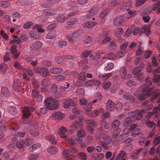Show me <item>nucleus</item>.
I'll return each instance as SVG.
<instances>
[{
    "instance_id": "nucleus-61",
    "label": "nucleus",
    "mask_w": 160,
    "mask_h": 160,
    "mask_svg": "<svg viewBox=\"0 0 160 160\" xmlns=\"http://www.w3.org/2000/svg\"><path fill=\"white\" fill-rule=\"evenodd\" d=\"M125 83L127 86L129 87H132L133 86L135 85L136 84L135 82H133L131 80H128L125 82Z\"/></svg>"
},
{
    "instance_id": "nucleus-15",
    "label": "nucleus",
    "mask_w": 160,
    "mask_h": 160,
    "mask_svg": "<svg viewBox=\"0 0 160 160\" xmlns=\"http://www.w3.org/2000/svg\"><path fill=\"white\" fill-rule=\"evenodd\" d=\"M98 9L97 8H93L91 9L86 15L87 18H90L94 16L97 12Z\"/></svg>"
},
{
    "instance_id": "nucleus-33",
    "label": "nucleus",
    "mask_w": 160,
    "mask_h": 160,
    "mask_svg": "<svg viewBox=\"0 0 160 160\" xmlns=\"http://www.w3.org/2000/svg\"><path fill=\"white\" fill-rule=\"evenodd\" d=\"M96 24V22H95L88 21L84 24V27L89 28L94 27Z\"/></svg>"
},
{
    "instance_id": "nucleus-62",
    "label": "nucleus",
    "mask_w": 160,
    "mask_h": 160,
    "mask_svg": "<svg viewBox=\"0 0 160 160\" xmlns=\"http://www.w3.org/2000/svg\"><path fill=\"white\" fill-rule=\"evenodd\" d=\"M123 32L124 31L122 28H119L115 33L116 37H120L122 34Z\"/></svg>"
},
{
    "instance_id": "nucleus-8",
    "label": "nucleus",
    "mask_w": 160,
    "mask_h": 160,
    "mask_svg": "<svg viewBox=\"0 0 160 160\" xmlns=\"http://www.w3.org/2000/svg\"><path fill=\"white\" fill-rule=\"evenodd\" d=\"M125 15L120 16L115 18L113 21V24L116 26H118L122 24L125 19Z\"/></svg>"
},
{
    "instance_id": "nucleus-50",
    "label": "nucleus",
    "mask_w": 160,
    "mask_h": 160,
    "mask_svg": "<svg viewBox=\"0 0 160 160\" xmlns=\"http://www.w3.org/2000/svg\"><path fill=\"white\" fill-rule=\"evenodd\" d=\"M85 72H83L80 73L78 75V78L80 80L84 81L86 80V77H85Z\"/></svg>"
},
{
    "instance_id": "nucleus-32",
    "label": "nucleus",
    "mask_w": 160,
    "mask_h": 160,
    "mask_svg": "<svg viewBox=\"0 0 160 160\" xmlns=\"http://www.w3.org/2000/svg\"><path fill=\"white\" fill-rule=\"evenodd\" d=\"M13 66L15 68H18L19 70L24 71L25 68L22 67L20 62L18 61L15 62L13 64Z\"/></svg>"
},
{
    "instance_id": "nucleus-4",
    "label": "nucleus",
    "mask_w": 160,
    "mask_h": 160,
    "mask_svg": "<svg viewBox=\"0 0 160 160\" xmlns=\"http://www.w3.org/2000/svg\"><path fill=\"white\" fill-rule=\"evenodd\" d=\"M145 112V110L142 109L140 111L137 110L133 112H131L130 115L132 118H135L137 120H139L143 117V114Z\"/></svg>"
},
{
    "instance_id": "nucleus-54",
    "label": "nucleus",
    "mask_w": 160,
    "mask_h": 160,
    "mask_svg": "<svg viewBox=\"0 0 160 160\" xmlns=\"http://www.w3.org/2000/svg\"><path fill=\"white\" fill-rule=\"evenodd\" d=\"M104 112V110L102 108H100L98 109H95L93 111L94 113L96 116L98 115L99 114H102Z\"/></svg>"
},
{
    "instance_id": "nucleus-27",
    "label": "nucleus",
    "mask_w": 160,
    "mask_h": 160,
    "mask_svg": "<svg viewBox=\"0 0 160 160\" xmlns=\"http://www.w3.org/2000/svg\"><path fill=\"white\" fill-rule=\"evenodd\" d=\"M145 123L146 126L150 128L151 129L156 128V124L153 121L148 120L146 121Z\"/></svg>"
},
{
    "instance_id": "nucleus-28",
    "label": "nucleus",
    "mask_w": 160,
    "mask_h": 160,
    "mask_svg": "<svg viewBox=\"0 0 160 160\" xmlns=\"http://www.w3.org/2000/svg\"><path fill=\"white\" fill-rule=\"evenodd\" d=\"M42 43L40 41L36 42L32 44L31 48H32L33 50L36 49L41 48L42 46Z\"/></svg>"
},
{
    "instance_id": "nucleus-3",
    "label": "nucleus",
    "mask_w": 160,
    "mask_h": 160,
    "mask_svg": "<svg viewBox=\"0 0 160 160\" xmlns=\"http://www.w3.org/2000/svg\"><path fill=\"white\" fill-rule=\"evenodd\" d=\"M45 105V106L50 110L55 109L58 106V104L57 101L51 97H48L46 99Z\"/></svg>"
},
{
    "instance_id": "nucleus-51",
    "label": "nucleus",
    "mask_w": 160,
    "mask_h": 160,
    "mask_svg": "<svg viewBox=\"0 0 160 160\" xmlns=\"http://www.w3.org/2000/svg\"><path fill=\"white\" fill-rule=\"evenodd\" d=\"M114 64L112 63H108L107 65L105 67L104 69L106 71H109L112 70L113 68Z\"/></svg>"
},
{
    "instance_id": "nucleus-53",
    "label": "nucleus",
    "mask_w": 160,
    "mask_h": 160,
    "mask_svg": "<svg viewBox=\"0 0 160 160\" xmlns=\"http://www.w3.org/2000/svg\"><path fill=\"white\" fill-rule=\"evenodd\" d=\"M24 144L26 146H29L32 144L33 142V139L32 138L26 139L23 140Z\"/></svg>"
},
{
    "instance_id": "nucleus-7",
    "label": "nucleus",
    "mask_w": 160,
    "mask_h": 160,
    "mask_svg": "<svg viewBox=\"0 0 160 160\" xmlns=\"http://www.w3.org/2000/svg\"><path fill=\"white\" fill-rule=\"evenodd\" d=\"M81 31L80 30H78L74 32L72 34H68L67 35V38L68 41L71 43H72L73 42V39L74 38L78 37L79 35H81Z\"/></svg>"
},
{
    "instance_id": "nucleus-58",
    "label": "nucleus",
    "mask_w": 160,
    "mask_h": 160,
    "mask_svg": "<svg viewBox=\"0 0 160 160\" xmlns=\"http://www.w3.org/2000/svg\"><path fill=\"white\" fill-rule=\"evenodd\" d=\"M94 84L93 79L89 80L86 82L84 84L85 86L86 87L92 86Z\"/></svg>"
},
{
    "instance_id": "nucleus-6",
    "label": "nucleus",
    "mask_w": 160,
    "mask_h": 160,
    "mask_svg": "<svg viewBox=\"0 0 160 160\" xmlns=\"http://www.w3.org/2000/svg\"><path fill=\"white\" fill-rule=\"evenodd\" d=\"M145 67V65L143 63H141L139 66L135 67L132 72V73L134 75H139L141 74V71Z\"/></svg>"
},
{
    "instance_id": "nucleus-38",
    "label": "nucleus",
    "mask_w": 160,
    "mask_h": 160,
    "mask_svg": "<svg viewBox=\"0 0 160 160\" xmlns=\"http://www.w3.org/2000/svg\"><path fill=\"white\" fill-rule=\"evenodd\" d=\"M77 135L78 137L83 138L86 135V131L83 129H81L77 132Z\"/></svg>"
},
{
    "instance_id": "nucleus-59",
    "label": "nucleus",
    "mask_w": 160,
    "mask_h": 160,
    "mask_svg": "<svg viewBox=\"0 0 160 160\" xmlns=\"http://www.w3.org/2000/svg\"><path fill=\"white\" fill-rule=\"evenodd\" d=\"M42 64L43 66L47 67L50 66L52 64V63L49 61L44 60L42 61Z\"/></svg>"
},
{
    "instance_id": "nucleus-20",
    "label": "nucleus",
    "mask_w": 160,
    "mask_h": 160,
    "mask_svg": "<svg viewBox=\"0 0 160 160\" xmlns=\"http://www.w3.org/2000/svg\"><path fill=\"white\" fill-rule=\"evenodd\" d=\"M144 32H145L147 35L150 34L151 33L150 29L146 26L143 27L139 29V34L141 35Z\"/></svg>"
},
{
    "instance_id": "nucleus-40",
    "label": "nucleus",
    "mask_w": 160,
    "mask_h": 160,
    "mask_svg": "<svg viewBox=\"0 0 160 160\" xmlns=\"http://www.w3.org/2000/svg\"><path fill=\"white\" fill-rule=\"evenodd\" d=\"M8 110L9 112L13 115H15L17 112L16 108L13 106H10L8 108Z\"/></svg>"
},
{
    "instance_id": "nucleus-24",
    "label": "nucleus",
    "mask_w": 160,
    "mask_h": 160,
    "mask_svg": "<svg viewBox=\"0 0 160 160\" xmlns=\"http://www.w3.org/2000/svg\"><path fill=\"white\" fill-rule=\"evenodd\" d=\"M48 152L51 154H55L58 151V148L54 146H51L47 149Z\"/></svg>"
},
{
    "instance_id": "nucleus-34",
    "label": "nucleus",
    "mask_w": 160,
    "mask_h": 160,
    "mask_svg": "<svg viewBox=\"0 0 160 160\" xmlns=\"http://www.w3.org/2000/svg\"><path fill=\"white\" fill-rule=\"evenodd\" d=\"M8 66L6 64L2 63L0 65V72L4 73L7 69Z\"/></svg>"
},
{
    "instance_id": "nucleus-52",
    "label": "nucleus",
    "mask_w": 160,
    "mask_h": 160,
    "mask_svg": "<svg viewBox=\"0 0 160 160\" xmlns=\"http://www.w3.org/2000/svg\"><path fill=\"white\" fill-rule=\"evenodd\" d=\"M33 29H37V31L41 33H43L45 32L44 29L42 28L40 26L38 25H34L33 27Z\"/></svg>"
},
{
    "instance_id": "nucleus-5",
    "label": "nucleus",
    "mask_w": 160,
    "mask_h": 160,
    "mask_svg": "<svg viewBox=\"0 0 160 160\" xmlns=\"http://www.w3.org/2000/svg\"><path fill=\"white\" fill-rule=\"evenodd\" d=\"M128 46L127 43H125L120 46L121 50L118 52L116 55V57L118 58H120L123 57L127 54V51L125 48Z\"/></svg>"
},
{
    "instance_id": "nucleus-43",
    "label": "nucleus",
    "mask_w": 160,
    "mask_h": 160,
    "mask_svg": "<svg viewBox=\"0 0 160 160\" xmlns=\"http://www.w3.org/2000/svg\"><path fill=\"white\" fill-rule=\"evenodd\" d=\"M127 10V13L130 16L129 17H127L126 15H124L125 16V18L127 19H128L131 18L136 13V11L134 10H130L129 9Z\"/></svg>"
},
{
    "instance_id": "nucleus-29",
    "label": "nucleus",
    "mask_w": 160,
    "mask_h": 160,
    "mask_svg": "<svg viewBox=\"0 0 160 160\" xmlns=\"http://www.w3.org/2000/svg\"><path fill=\"white\" fill-rule=\"evenodd\" d=\"M13 37L14 38L13 40L10 41V43L11 44H16L18 45H20L22 42V41L19 38H18L17 36L13 35Z\"/></svg>"
},
{
    "instance_id": "nucleus-9",
    "label": "nucleus",
    "mask_w": 160,
    "mask_h": 160,
    "mask_svg": "<svg viewBox=\"0 0 160 160\" xmlns=\"http://www.w3.org/2000/svg\"><path fill=\"white\" fill-rule=\"evenodd\" d=\"M64 114L61 112H57L52 115V118L55 120H61L64 117Z\"/></svg>"
},
{
    "instance_id": "nucleus-36",
    "label": "nucleus",
    "mask_w": 160,
    "mask_h": 160,
    "mask_svg": "<svg viewBox=\"0 0 160 160\" xmlns=\"http://www.w3.org/2000/svg\"><path fill=\"white\" fill-rule=\"evenodd\" d=\"M57 36V34L55 32H52L47 34L45 37L48 39H51L55 38Z\"/></svg>"
},
{
    "instance_id": "nucleus-10",
    "label": "nucleus",
    "mask_w": 160,
    "mask_h": 160,
    "mask_svg": "<svg viewBox=\"0 0 160 160\" xmlns=\"http://www.w3.org/2000/svg\"><path fill=\"white\" fill-rule=\"evenodd\" d=\"M106 108L108 111H113L115 108L114 103L112 101L109 100L105 103Z\"/></svg>"
},
{
    "instance_id": "nucleus-31",
    "label": "nucleus",
    "mask_w": 160,
    "mask_h": 160,
    "mask_svg": "<svg viewBox=\"0 0 160 160\" xmlns=\"http://www.w3.org/2000/svg\"><path fill=\"white\" fill-rule=\"evenodd\" d=\"M139 130L140 129L139 128H136L131 133V136L132 137H136L138 135H139L140 136H142L143 135V133L140 132Z\"/></svg>"
},
{
    "instance_id": "nucleus-18",
    "label": "nucleus",
    "mask_w": 160,
    "mask_h": 160,
    "mask_svg": "<svg viewBox=\"0 0 160 160\" xmlns=\"http://www.w3.org/2000/svg\"><path fill=\"white\" fill-rule=\"evenodd\" d=\"M50 72L53 74H59L62 72V69L61 67H54L50 69Z\"/></svg>"
},
{
    "instance_id": "nucleus-64",
    "label": "nucleus",
    "mask_w": 160,
    "mask_h": 160,
    "mask_svg": "<svg viewBox=\"0 0 160 160\" xmlns=\"http://www.w3.org/2000/svg\"><path fill=\"white\" fill-rule=\"evenodd\" d=\"M56 27V25L55 23L49 25L47 28V30L48 31H50L54 29Z\"/></svg>"
},
{
    "instance_id": "nucleus-1",
    "label": "nucleus",
    "mask_w": 160,
    "mask_h": 160,
    "mask_svg": "<svg viewBox=\"0 0 160 160\" xmlns=\"http://www.w3.org/2000/svg\"><path fill=\"white\" fill-rule=\"evenodd\" d=\"M145 82V83L138 89L139 91H141L142 92L138 95L137 99L142 101L145 99L147 97L150 96L153 93L152 97L151 98V101L155 102H160V90L158 89H156L153 91L154 88H148L152 83L149 78H146Z\"/></svg>"
},
{
    "instance_id": "nucleus-11",
    "label": "nucleus",
    "mask_w": 160,
    "mask_h": 160,
    "mask_svg": "<svg viewBox=\"0 0 160 160\" xmlns=\"http://www.w3.org/2000/svg\"><path fill=\"white\" fill-rule=\"evenodd\" d=\"M111 140L109 138H108L107 141H101L99 143V145L102 146L105 149H109L111 147Z\"/></svg>"
},
{
    "instance_id": "nucleus-46",
    "label": "nucleus",
    "mask_w": 160,
    "mask_h": 160,
    "mask_svg": "<svg viewBox=\"0 0 160 160\" xmlns=\"http://www.w3.org/2000/svg\"><path fill=\"white\" fill-rule=\"evenodd\" d=\"M147 1V0H136L135 3V6L136 7H139Z\"/></svg>"
},
{
    "instance_id": "nucleus-2",
    "label": "nucleus",
    "mask_w": 160,
    "mask_h": 160,
    "mask_svg": "<svg viewBox=\"0 0 160 160\" xmlns=\"http://www.w3.org/2000/svg\"><path fill=\"white\" fill-rule=\"evenodd\" d=\"M34 109V108L32 106L24 107L22 111L23 114L22 121L23 123L25 124L30 123V120L28 119L31 115V113L29 111L33 112Z\"/></svg>"
},
{
    "instance_id": "nucleus-30",
    "label": "nucleus",
    "mask_w": 160,
    "mask_h": 160,
    "mask_svg": "<svg viewBox=\"0 0 160 160\" xmlns=\"http://www.w3.org/2000/svg\"><path fill=\"white\" fill-rule=\"evenodd\" d=\"M121 77L122 79L125 78L127 74V69L125 67H121L119 71Z\"/></svg>"
},
{
    "instance_id": "nucleus-60",
    "label": "nucleus",
    "mask_w": 160,
    "mask_h": 160,
    "mask_svg": "<svg viewBox=\"0 0 160 160\" xmlns=\"http://www.w3.org/2000/svg\"><path fill=\"white\" fill-rule=\"evenodd\" d=\"M78 157L80 159L83 160H86L87 157L86 154L83 152H79L78 155Z\"/></svg>"
},
{
    "instance_id": "nucleus-13",
    "label": "nucleus",
    "mask_w": 160,
    "mask_h": 160,
    "mask_svg": "<svg viewBox=\"0 0 160 160\" xmlns=\"http://www.w3.org/2000/svg\"><path fill=\"white\" fill-rule=\"evenodd\" d=\"M82 119H80L79 122L78 121H75L73 122L71 125L70 128L74 130L75 129H78L79 128H82V124L80 123V122H82Z\"/></svg>"
},
{
    "instance_id": "nucleus-47",
    "label": "nucleus",
    "mask_w": 160,
    "mask_h": 160,
    "mask_svg": "<svg viewBox=\"0 0 160 160\" xmlns=\"http://www.w3.org/2000/svg\"><path fill=\"white\" fill-rule=\"evenodd\" d=\"M121 129L120 128H117L113 132L112 134V137L113 138H116L118 136L121 132Z\"/></svg>"
},
{
    "instance_id": "nucleus-12",
    "label": "nucleus",
    "mask_w": 160,
    "mask_h": 160,
    "mask_svg": "<svg viewBox=\"0 0 160 160\" xmlns=\"http://www.w3.org/2000/svg\"><path fill=\"white\" fill-rule=\"evenodd\" d=\"M22 84L20 82L19 80H18L16 82H14L13 85V89L17 92H19L24 88H22Z\"/></svg>"
},
{
    "instance_id": "nucleus-44",
    "label": "nucleus",
    "mask_w": 160,
    "mask_h": 160,
    "mask_svg": "<svg viewBox=\"0 0 160 160\" xmlns=\"http://www.w3.org/2000/svg\"><path fill=\"white\" fill-rule=\"evenodd\" d=\"M33 24V22H28L23 24V28L25 29H28Z\"/></svg>"
},
{
    "instance_id": "nucleus-37",
    "label": "nucleus",
    "mask_w": 160,
    "mask_h": 160,
    "mask_svg": "<svg viewBox=\"0 0 160 160\" xmlns=\"http://www.w3.org/2000/svg\"><path fill=\"white\" fill-rule=\"evenodd\" d=\"M102 53L100 52L96 53L95 55L91 54L89 55V58L90 59L93 61H95V60L101 56Z\"/></svg>"
},
{
    "instance_id": "nucleus-39",
    "label": "nucleus",
    "mask_w": 160,
    "mask_h": 160,
    "mask_svg": "<svg viewBox=\"0 0 160 160\" xmlns=\"http://www.w3.org/2000/svg\"><path fill=\"white\" fill-rule=\"evenodd\" d=\"M132 2L131 1L128 2H124L122 4V7L123 9L127 10L129 9L132 6Z\"/></svg>"
},
{
    "instance_id": "nucleus-56",
    "label": "nucleus",
    "mask_w": 160,
    "mask_h": 160,
    "mask_svg": "<svg viewBox=\"0 0 160 160\" xmlns=\"http://www.w3.org/2000/svg\"><path fill=\"white\" fill-rule=\"evenodd\" d=\"M70 106H75L77 102V99L76 98H73L72 99H69Z\"/></svg>"
},
{
    "instance_id": "nucleus-23",
    "label": "nucleus",
    "mask_w": 160,
    "mask_h": 160,
    "mask_svg": "<svg viewBox=\"0 0 160 160\" xmlns=\"http://www.w3.org/2000/svg\"><path fill=\"white\" fill-rule=\"evenodd\" d=\"M133 152H134V154H136L138 156L140 154L141 157L145 155L146 153L145 150L142 148L137 149Z\"/></svg>"
},
{
    "instance_id": "nucleus-48",
    "label": "nucleus",
    "mask_w": 160,
    "mask_h": 160,
    "mask_svg": "<svg viewBox=\"0 0 160 160\" xmlns=\"http://www.w3.org/2000/svg\"><path fill=\"white\" fill-rule=\"evenodd\" d=\"M106 58L107 59L111 60H114L116 59V58H118L117 57L116 55L115 56L114 54L112 53H110L108 54L107 55Z\"/></svg>"
},
{
    "instance_id": "nucleus-21",
    "label": "nucleus",
    "mask_w": 160,
    "mask_h": 160,
    "mask_svg": "<svg viewBox=\"0 0 160 160\" xmlns=\"http://www.w3.org/2000/svg\"><path fill=\"white\" fill-rule=\"evenodd\" d=\"M127 156L124 151H122L117 156L116 160H126Z\"/></svg>"
},
{
    "instance_id": "nucleus-35",
    "label": "nucleus",
    "mask_w": 160,
    "mask_h": 160,
    "mask_svg": "<svg viewBox=\"0 0 160 160\" xmlns=\"http://www.w3.org/2000/svg\"><path fill=\"white\" fill-rule=\"evenodd\" d=\"M29 35L32 38L37 39L39 38V34L36 32L32 31L29 32Z\"/></svg>"
},
{
    "instance_id": "nucleus-22",
    "label": "nucleus",
    "mask_w": 160,
    "mask_h": 160,
    "mask_svg": "<svg viewBox=\"0 0 160 160\" xmlns=\"http://www.w3.org/2000/svg\"><path fill=\"white\" fill-rule=\"evenodd\" d=\"M112 75V74L111 73H108L104 75L102 74L101 73H99L98 74V77L100 79L105 80L108 79Z\"/></svg>"
},
{
    "instance_id": "nucleus-25",
    "label": "nucleus",
    "mask_w": 160,
    "mask_h": 160,
    "mask_svg": "<svg viewBox=\"0 0 160 160\" xmlns=\"http://www.w3.org/2000/svg\"><path fill=\"white\" fill-rule=\"evenodd\" d=\"M39 74L41 76L43 77H47L50 74L48 69L44 68H41Z\"/></svg>"
},
{
    "instance_id": "nucleus-49",
    "label": "nucleus",
    "mask_w": 160,
    "mask_h": 160,
    "mask_svg": "<svg viewBox=\"0 0 160 160\" xmlns=\"http://www.w3.org/2000/svg\"><path fill=\"white\" fill-rule=\"evenodd\" d=\"M56 19L58 22H63L68 18L67 17L59 16L57 17Z\"/></svg>"
},
{
    "instance_id": "nucleus-45",
    "label": "nucleus",
    "mask_w": 160,
    "mask_h": 160,
    "mask_svg": "<svg viewBox=\"0 0 160 160\" xmlns=\"http://www.w3.org/2000/svg\"><path fill=\"white\" fill-rule=\"evenodd\" d=\"M93 107L92 105L90 102H87L85 105V106L84 107V109L86 111H90Z\"/></svg>"
},
{
    "instance_id": "nucleus-63",
    "label": "nucleus",
    "mask_w": 160,
    "mask_h": 160,
    "mask_svg": "<svg viewBox=\"0 0 160 160\" xmlns=\"http://www.w3.org/2000/svg\"><path fill=\"white\" fill-rule=\"evenodd\" d=\"M49 82V79L48 78H46L43 80L41 82V85L43 87L47 86Z\"/></svg>"
},
{
    "instance_id": "nucleus-14",
    "label": "nucleus",
    "mask_w": 160,
    "mask_h": 160,
    "mask_svg": "<svg viewBox=\"0 0 160 160\" xmlns=\"http://www.w3.org/2000/svg\"><path fill=\"white\" fill-rule=\"evenodd\" d=\"M64 158L66 160H72L73 157L70 151L69 150H65L62 153Z\"/></svg>"
},
{
    "instance_id": "nucleus-19",
    "label": "nucleus",
    "mask_w": 160,
    "mask_h": 160,
    "mask_svg": "<svg viewBox=\"0 0 160 160\" xmlns=\"http://www.w3.org/2000/svg\"><path fill=\"white\" fill-rule=\"evenodd\" d=\"M10 93L8 88L6 87H3L1 88V97L4 96L6 98L9 97Z\"/></svg>"
},
{
    "instance_id": "nucleus-26",
    "label": "nucleus",
    "mask_w": 160,
    "mask_h": 160,
    "mask_svg": "<svg viewBox=\"0 0 160 160\" xmlns=\"http://www.w3.org/2000/svg\"><path fill=\"white\" fill-rule=\"evenodd\" d=\"M67 132V130L66 128L64 127H62L60 128V131L59 132V134L60 136L63 138H66V133Z\"/></svg>"
},
{
    "instance_id": "nucleus-17",
    "label": "nucleus",
    "mask_w": 160,
    "mask_h": 160,
    "mask_svg": "<svg viewBox=\"0 0 160 160\" xmlns=\"http://www.w3.org/2000/svg\"><path fill=\"white\" fill-rule=\"evenodd\" d=\"M45 140L52 144H55L57 142V140L55 136L51 134L46 136L45 137Z\"/></svg>"
},
{
    "instance_id": "nucleus-16",
    "label": "nucleus",
    "mask_w": 160,
    "mask_h": 160,
    "mask_svg": "<svg viewBox=\"0 0 160 160\" xmlns=\"http://www.w3.org/2000/svg\"><path fill=\"white\" fill-rule=\"evenodd\" d=\"M123 97L125 100L129 101L131 103H133L135 101V98L128 93H124Z\"/></svg>"
},
{
    "instance_id": "nucleus-55",
    "label": "nucleus",
    "mask_w": 160,
    "mask_h": 160,
    "mask_svg": "<svg viewBox=\"0 0 160 160\" xmlns=\"http://www.w3.org/2000/svg\"><path fill=\"white\" fill-rule=\"evenodd\" d=\"M84 122L87 124L92 125L93 127H94L96 126V123L92 120L86 119L85 120Z\"/></svg>"
},
{
    "instance_id": "nucleus-42",
    "label": "nucleus",
    "mask_w": 160,
    "mask_h": 160,
    "mask_svg": "<svg viewBox=\"0 0 160 160\" xmlns=\"http://www.w3.org/2000/svg\"><path fill=\"white\" fill-rule=\"evenodd\" d=\"M153 82L156 83L157 86H160V75H155L154 77V79L153 80Z\"/></svg>"
},
{
    "instance_id": "nucleus-57",
    "label": "nucleus",
    "mask_w": 160,
    "mask_h": 160,
    "mask_svg": "<svg viewBox=\"0 0 160 160\" xmlns=\"http://www.w3.org/2000/svg\"><path fill=\"white\" fill-rule=\"evenodd\" d=\"M78 22V19L76 18H74L71 19L69 21L67 22V24L69 25L74 24L75 22Z\"/></svg>"
},
{
    "instance_id": "nucleus-41",
    "label": "nucleus",
    "mask_w": 160,
    "mask_h": 160,
    "mask_svg": "<svg viewBox=\"0 0 160 160\" xmlns=\"http://www.w3.org/2000/svg\"><path fill=\"white\" fill-rule=\"evenodd\" d=\"M120 122L117 119L114 120L112 122L111 125V128H113L118 127L120 125Z\"/></svg>"
}]
</instances>
